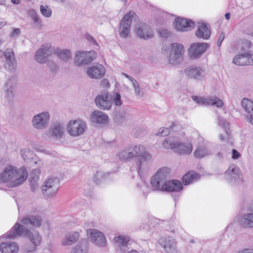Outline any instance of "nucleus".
I'll use <instances>...</instances> for the list:
<instances>
[{"label": "nucleus", "instance_id": "1", "mask_svg": "<svg viewBox=\"0 0 253 253\" xmlns=\"http://www.w3.org/2000/svg\"><path fill=\"white\" fill-rule=\"evenodd\" d=\"M170 169L166 167L160 169L151 179V184L153 190L163 192H179L183 189L180 181L170 180L166 181Z\"/></svg>", "mask_w": 253, "mask_h": 253}, {"label": "nucleus", "instance_id": "2", "mask_svg": "<svg viewBox=\"0 0 253 253\" xmlns=\"http://www.w3.org/2000/svg\"><path fill=\"white\" fill-rule=\"evenodd\" d=\"M28 173L24 167H17L8 165L0 174V181L10 187L17 186L22 184L27 179Z\"/></svg>", "mask_w": 253, "mask_h": 253}, {"label": "nucleus", "instance_id": "3", "mask_svg": "<svg viewBox=\"0 0 253 253\" xmlns=\"http://www.w3.org/2000/svg\"><path fill=\"white\" fill-rule=\"evenodd\" d=\"M20 236L27 237L35 246H38L41 244L42 237L37 230H28L25 226L18 222H16L5 235L7 239H13Z\"/></svg>", "mask_w": 253, "mask_h": 253}, {"label": "nucleus", "instance_id": "4", "mask_svg": "<svg viewBox=\"0 0 253 253\" xmlns=\"http://www.w3.org/2000/svg\"><path fill=\"white\" fill-rule=\"evenodd\" d=\"M133 153V158L137 157L136 161L137 171L139 176L142 177L143 174L148 170L149 161L152 158V155L146 150V147L140 144L131 145Z\"/></svg>", "mask_w": 253, "mask_h": 253}, {"label": "nucleus", "instance_id": "5", "mask_svg": "<svg viewBox=\"0 0 253 253\" xmlns=\"http://www.w3.org/2000/svg\"><path fill=\"white\" fill-rule=\"evenodd\" d=\"M225 178L231 185L238 186L244 183L243 175L240 169L235 165L229 166L225 172Z\"/></svg>", "mask_w": 253, "mask_h": 253}, {"label": "nucleus", "instance_id": "6", "mask_svg": "<svg viewBox=\"0 0 253 253\" xmlns=\"http://www.w3.org/2000/svg\"><path fill=\"white\" fill-rule=\"evenodd\" d=\"M86 236L89 241L95 246L104 247L107 244L105 234L95 228H89L86 230Z\"/></svg>", "mask_w": 253, "mask_h": 253}, {"label": "nucleus", "instance_id": "7", "mask_svg": "<svg viewBox=\"0 0 253 253\" xmlns=\"http://www.w3.org/2000/svg\"><path fill=\"white\" fill-rule=\"evenodd\" d=\"M59 188V180L57 178L49 177L45 180L42 187L44 196L51 198L55 196Z\"/></svg>", "mask_w": 253, "mask_h": 253}, {"label": "nucleus", "instance_id": "8", "mask_svg": "<svg viewBox=\"0 0 253 253\" xmlns=\"http://www.w3.org/2000/svg\"><path fill=\"white\" fill-rule=\"evenodd\" d=\"M86 128L85 123L81 120H71L67 124L66 130L69 134L73 137L83 134Z\"/></svg>", "mask_w": 253, "mask_h": 253}, {"label": "nucleus", "instance_id": "9", "mask_svg": "<svg viewBox=\"0 0 253 253\" xmlns=\"http://www.w3.org/2000/svg\"><path fill=\"white\" fill-rule=\"evenodd\" d=\"M170 48L169 62L171 64H178L183 59L184 52L183 45L179 43H172L170 44Z\"/></svg>", "mask_w": 253, "mask_h": 253}, {"label": "nucleus", "instance_id": "10", "mask_svg": "<svg viewBox=\"0 0 253 253\" xmlns=\"http://www.w3.org/2000/svg\"><path fill=\"white\" fill-rule=\"evenodd\" d=\"M50 121L48 112L44 111L35 115L32 120V126L36 129L43 130L47 127Z\"/></svg>", "mask_w": 253, "mask_h": 253}, {"label": "nucleus", "instance_id": "11", "mask_svg": "<svg viewBox=\"0 0 253 253\" xmlns=\"http://www.w3.org/2000/svg\"><path fill=\"white\" fill-rule=\"evenodd\" d=\"M135 16V12L132 10L124 15L121 21L119 29L120 35L122 37L126 38L129 34L131 21Z\"/></svg>", "mask_w": 253, "mask_h": 253}, {"label": "nucleus", "instance_id": "12", "mask_svg": "<svg viewBox=\"0 0 253 253\" xmlns=\"http://www.w3.org/2000/svg\"><path fill=\"white\" fill-rule=\"evenodd\" d=\"M96 57V53L93 50L83 52L78 51L76 54L74 62L75 64L78 66L85 65L92 62Z\"/></svg>", "mask_w": 253, "mask_h": 253}, {"label": "nucleus", "instance_id": "13", "mask_svg": "<svg viewBox=\"0 0 253 253\" xmlns=\"http://www.w3.org/2000/svg\"><path fill=\"white\" fill-rule=\"evenodd\" d=\"M209 47V44L206 42L194 43L188 49V55L192 59H198L202 56Z\"/></svg>", "mask_w": 253, "mask_h": 253}, {"label": "nucleus", "instance_id": "14", "mask_svg": "<svg viewBox=\"0 0 253 253\" xmlns=\"http://www.w3.org/2000/svg\"><path fill=\"white\" fill-rule=\"evenodd\" d=\"M54 47L49 43L42 45L39 49L35 55V59L40 63H44L46 61L47 58L52 54Z\"/></svg>", "mask_w": 253, "mask_h": 253}, {"label": "nucleus", "instance_id": "15", "mask_svg": "<svg viewBox=\"0 0 253 253\" xmlns=\"http://www.w3.org/2000/svg\"><path fill=\"white\" fill-rule=\"evenodd\" d=\"M192 99L200 105H215L217 107H221L223 105V101L217 97H204L193 95Z\"/></svg>", "mask_w": 253, "mask_h": 253}, {"label": "nucleus", "instance_id": "16", "mask_svg": "<svg viewBox=\"0 0 253 253\" xmlns=\"http://www.w3.org/2000/svg\"><path fill=\"white\" fill-rule=\"evenodd\" d=\"M212 149L210 142L203 140L195 150L193 155L196 158L201 159L212 155Z\"/></svg>", "mask_w": 253, "mask_h": 253}, {"label": "nucleus", "instance_id": "17", "mask_svg": "<svg viewBox=\"0 0 253 253\" xmlns=\"http://www.w3.org/2000/svg\"><path fill=\"white\" fill-rule=\"evenodd\" d=\"M135 32L140 38L148 40L153 37V32L151 28L144 23L136 24L134 28Z\"/></svg>", "mask_w": 253, "mask_h": 253}, {"label": "nucleus", "instance_id": "18", "mask_svg": "<svg viewBox=\"0 0 253 253\" xmlns=\"http://www.w3.org/2000/svg\"><path fill=\"white\" fill-rule=\"evenodd\" d=\"M106 72L104 67L99 63H95L87 68V75L91 79H99L102 78Z\"/></svg>", "mask_w": 253, "mask_h": 253}, {"label": "nucleus", "instance_id": "19", "mask_svg": "<svg viewBox=\"0 0 253 253\" xmlns=\"http://www.w3.org/2000/svg\"><path fill=\"white\" fill-rule=\"evenodd\" d=\"M233 62L239 66L253 65V53L250 51L242 54L237 55L234 57Z\"/></svg>", "mask_w": 253, "mask_h": 253}, {"label": "nucleus", "instance_id": "20", "mask_svg": "<svg viewBox=\"0 0 253 253\" xmlns=\"http://www.w3.org/2000/svg\"><path fill=\"white\" fill-rule=\"evenodd\" d=\"M194 22L192 20L181 17H177L174 22V27L176 31H188L194 26Z\"/></svg>", "mask_w": 253, "mask_h": 253}, {"label": "nucleus", "instance_id": "21", "mask_svg": "<svg viewBox=\"0 0 253 253\" xmlns=\"http://www.w3.org/2000/svg\"><path fill=\"white\" fill-rule=\"evenodd\" d=\"M184 72L186 76L196 80H201L205 75L204 69L197 66H191L186 68Z\"/></svg>", "mask_w": 253, "mask_h": 253}, {"label": "nucleus", "instance_id": "22", "mask_svg": "<svg viewBox=\"0 0 253 253\" xmlns=\"http://www.w3.org/2000/svg\"><path fill=\"white\" fill-rule=\"evenodd\" d=\"M95 102L96 105L101 109L109 110L111 107V98L110 94L108 93L97 96Z\"/></svg>", "mask_w": 253, "mask_h": 253}, {"label": "nucleus", "instance_id": "23", "mask_svg": "<svg viewBox=\"0 0 253 253\" xmlns=\"http://www.w3.org/2000/svg\"><path fill=\"white\" fill-rule=\"evenodd\" d=\"M159 243L167 253H172L176 249V242L174 239L171 237L160 238Z\"/></svg>", "mask_w": 253, "mask_h": 253}, {"label": "nucleus", "instance_id": "24", "mask_svg": "<svg viewBox=\"0 0 253 253\" xmlns=\"http://www.w3.org/2000/svg\"><path fill=\"white\" fill-rule=\"evenodd\" d=\"M90 121L93 123L105 125L108 122V117L101 111H94L90 115Z\"/></svg>", "mask_w": 253, "mask_h": 253}, {"label": "nucleus", "instance_id": "25", "mask_svg": "<svg viewBox=\"0 0 253 253\" xmlns=\"http://www.w3.org/2000/svg\"><path fill=\"white\" fill-rule=\"evenodd\" d=\"M80 236V233L78 231L67 232L62 239L61 244L63 246H71L78 241Z\"/></svg>", "mask_w": 253, "mask_h": 253}, {"label": "nucleus", "instance_id": "26", "mask_svg": "<svg viewBox=\"0 0 253 253\" xmlns=\"http://www.w3.org/2000/svg\"><path fill=\"white\" fill-rule=\"evenodd\" d=\"M211 34L210 28L204 23H200L195 32L196 36L199 39L208 40Z\"/></svg>", "mask_w": 253, "mask_h": 253}, {"label": "nucleus", "instance_id": "27", "mask_svg": "<svg viewBox=\"0 0 253 253\" xmlns=\"http://www.w3.org/2000/svg\"><path fill=\"white\" fill-rule=\"evenodd\" d=\"M64 132V126L60 123H55L52 125L49 130V135L52 138H60Z\"/></svg>", "mask_w": 253, "mask_h": 253}, {"label": "nucleus", "instance_id": "28", "mask_svg": "<svg viewBox=\"0 0 253 253\" xmlns=\"http://www.w3.org/2000/svg\"><path fill=\"white\" fill-rule=\"evenodd\" d=\"M193 150V146L190 142H181L178 141L175 151L182 155H188L190 154Z\"/></svg>", "mask_w": 253, "mask_h": 253}, {"label": "nucleus", "instance_id": "29", "mask_svg": "<svg viewBox=\"0 0 253 253\" xmlns=\"http://www.w3.org/2000/svg\"><path fill=\"white\" fill-rule=\"evenodd\" d=\"M130 241V237L125 234L119 235L115 236L113 239L115 246L121 250H122L123 248L127 247Z\"/></svg>", "mask_w": 253, "mask_h": 253}, {"label": "nucleus", "instance_id": "30", "mask_svg": "<svg viewBox=\"0 0 253 253\" xmlns=\"http://www.w3.org/2000/svg\"><path fill=\"white\" fill-rule=\"evenodd\" d=\"M19 221L24 225H31L35 227H39L41 225V218L39 216H26L19 218Z\"/></svg>", "mask_w": 253, "mask_h": 253}, {"label": "nucleus", "instance_id": "31", "mask_svg": "<svg viewBox=\"0 0 253 253\" xmlns=\"http://www.w3.org/2000/svg\"><path fill=\"white\" fill-rule=\"evenodd\" d=\"M0 250L1 253H17L19 247L14 242H4L0 244Z\"/></svg>", "mask_w": 253, "mask_h": 253}, {"label": "nucleus", "instance_id": "32", "mask_svg": "<svg viewBox=\"0 0 253 253\" xmlns=\"http://www.w3.org/2000/svg\"><path fill=\"white\" fill-rule=\"evenodd\" d=\"M119 159L124 162H127L129 159L133 158V153L132 148L129 145L126 147L124 150H122L117 154Z\"/></svg>", "mask_w": 253, "mask_h": 253}, {"label": "nucleus", "instance_id": "33", "mask_svg": "<svg viewBox=\"0 0 253 253\" xmlns=\"http://www.w3.org/2000/svg\"><path fill=\"white\" fill-rule=\"evenodd\" d=\"M200 177V175L199 174L194 171L191 170L187 172L183 175L182 180L184 185H188L196 181L199 179Z\"/></svg>", "mask_w": 253, "mask_h": 253}, {"label": "nucleus", "instance_id": "34", "mask_svg": "<svg viewBox=\"0 0 253 253\" xmlns=\"http://www.w3.org/2000/svg\"><path fill=\"white\" fill-rule=\"evenodd\" d=\"M218 123L219 126L222 127L225 131V135H223V134H221L219 135L220 140L221 141H223L225 139L229 138V124L223 119H219Z\"/></svg>", "mask_w": 253, "mask_h": 253}, {"label": "nucleus", "instance_id": "35", "mask_svg": "<svg viewBox=\"0 0 253 253\" xmlns=\"http://www.w3.org/2000/svg\"><path fill=\"white\" fill-rule=\"evenodd\" d=\"M52 54H56L59 58L63 61H67L71 58V52L67 49H60L59 48H55L54 47V51Z\"/></svg>", "mask_w": 253, "mask_h": 253}, {"label": "nucleus", "instance_id": "36", "mask_svg": "<svg viewBox=\"0 0 253 253\" xmlns=\"http://www.w3.org/2000/svg\"><path fill=\"white\" fill-rule=\"evenodd\" d=\"M178 138L177 137H169L165 139L162 143V145L166 149H171L175 150L178 145Z\"/></svg>", "mask_w": 253, "mask_h": 253}, {"label": "nucleus", "instance_id": "37", "mask_svg": "<svg viewBox=\"0 0 253 253\" xmlns=\"http://www.w3.org/2000/svg\"><path fill=\"white\" fill-rule=\"evenodd\" d=\"M240 222L245 227L253 228V212L244 214L241 218Z\"/></svg>", "mask_w": 253, "mask_h": 253}, {"label": "nucleus", "instance_id": "38", "mask_svg": "<svg viewBox=\"0 0 253 253\" xmlns=\"http://www.w3.org/2000/svg\"><path fill=\"white\" fill-rule=\"evenodd\" d=\"M32 172L35 174V176L33 177L32 179L30 180V186L32 191L35 192L39 188L38 181L40 170L39 169H34Z\"/></svg>", "mask_w": 253, "mask_h": 253}, {"label": "nucleus", "instance_id": "39", "mask_svg": "<svg viewBox=\"0 0 253 253\" xmlns=\"http://www.w3.org/2000/svg\"><path fill=\"white\" fill-rule=\"evenodd\" d=\"M6 89L5 91V97L8 100H12L14 96V90L15 85L10 83H8L5 85Z\"/></svg>", "mask_w": 253, "mask_h": 253}, {"label": "nucleus", "instance_id": "40", "mask_svg": "<svg viewBox=\"0 0 253 253\" xmlns=\"http://www.w3.org/2000/svg\"><path fill=\"white\" fill-rule=\"evenodd\" d=\"M241 103L242 107L247 112L250 114L253 113V101L248 98H244Z\"/></svg>", "mask_w": 253, "mask_h": 253}, {"label": "nucleus", "instance_id": "41", "mask_svg": "<svg viewBox=\"0 0 253 253\" xmlns=\"http://www.w3.org/2000/svg\"><path fill=\"white\" fill-rule=\"evenodd\" d=\"M41 13L46 18H49L52 14V9L47 5H41L40 6Z\"/></svg>", "mask_w": 253, "mask_h": 253}, {"label": "nucleus", "instance_id": "42", "mask_svg": "<svg viewBox=\"0 0 253 253\" xmlns=\"http://www.w3.org/2000/svg\"><path fill=\"white\" fill-rule=\"evenodd\" d=\"M110 98H111V105L114 103L115 105L120 106L122 105V101L121 100V95L117 92H113L110 94Z\"/></svg>", "mask_w": 253, "mask_h": 253}, {"label": "nucleus", "instance_id": "43", "mask_svg": "<svg viewBox=\"0 0 253 253\" xmlns=\"http://www.w3.org/2000/svg\"><path fill=\"white\" fill-rule=\"evenodd\" d=\"M137 187L144 194L149 192L151 190L146 182L142 179L137 184Z\"/></svg>", "mask_w": 253, "mask_h": 253}, {"label": "nucleus", "instance_id": "44", "mask_svg": "<svg viewBox=\"0 0 253 253\" xmlns=\"http://www.w3.org/2000/svg\"><path fill=\"white\" fill-rule=\"evenodd\" d=\"M20 155L24 161H27L32 158L33 153L28 148H24L20 151Z\"/></svg>", "mask_w": 253, "mask_h": 253}, {"label": "nucleus", "instance_id": "45", "mask_svg": "<svg viewBox=\"0 0 253 253\" xmlns=\"http://www.w3.org/2000/svg\"><path fill=\"white\" fill-rule=\"evenodd\" d=\"M6 62L7 64L6 67L7 69L11 72L15 71L17 67L16 59L15 58L6 60Z\"/></svg>", "mask_w": 253, "mask_h": 253}, {"label": "nucleus", "instance_id": "46", "mask_svg": "<svg viewBox=\"0 0 253 253\" xmlns=\"http://www.w3.org/2000/svg\"><path fill=\"white\" fill-rule=\"evenodd\" d=\"M28 14L31 17L35 23L37 24V25L41 24V20L40 19L37 12L35 10L31 9L29 10L28 12Z\"/></svg>", "mask_w": 253, "mask_h": 253}, {"label": "nucleus", "instance_id": "47", "mask_svg": "<svg viewBox=\"0 0 253 253\" xmlns=\"http://www.w3.org/2000/svg\"><path fill=\"white\" fill-rule=\"evenodd\" d=\"M107 175L106 173H104L102 171H97L94 175L93 180L96 183H99L101 180L106 178Z\"/></svg>", "mask_w": 253, "mask_h": 253}, {"label": "nucleus", "instance_id": "48", "mask_svg": "<svg viewBox=\"0 0 253 253\" xmlns=\"http://www.w3.org/2000/svg\"><path fill=\"white\" fill-rule=\"evenodd\" d=\"M170 133V130L169 128L162 127L160 128L156 135L160 136H166L168 135Z\"/></svg>", "mask_w": 253, "mask_h": 253}, {"label": "nucleus", "instance_id": "49", "mask_svg": "<svg viewBox=\"0 0 253 253\" xmlns=\"http://www.w3.org/2000/svg\"><path fill=\"white\" fill-rule=\"evenodd\" d=\"M158 33L161 37L164 38H168L170 36V32L169 30L165 28L159 29Z\"/></svg>", "mask_w": 253, "mask_h": 253}, {"label": "nucleus", "instance_id": "50", "mask_svg": "<svg viewBox=\"0 0 253 253\" xmlns=\"http://www.w3.org/2000/svg\"><path fill=\"white\" fill-rule=\"evenodd\" d=\"M6 60L15 59L14 52L11 49H7L4 52Z\"/></svg>", "mask_w": 253, "mask_h": 253}, {"label": "nucleus", "instance_id": "51", "mask_svg": "<svg viewBox=\"0 0 253 253\" xmlns=\"http://www.w3.org/2000/svg\"><path fill=\"white\" fill-rule=\"evenodd\" d=\"M133 86L134 88L136 94L139 97H142L143 95V93L141 92L137 82H134V83H133Z\"/></svg>", "mask_w": 253, "mask_h": 253}, {"label": "nucleus", "instance_id": "52", "mask_svg": "<svg viewBox=\"0 0 253 253\" xmlns=\"http://www.w3.org/2000/svg\"><path fill=\"white\" fill-rule=\"evenodd\" d=\"M243 32L249 36H250L251 37H253V35H251L250 34H249V33H253V26H245L242 29Z\"/></svg>", "mask_w": 253, "mask_h": 253}, {"label": "nucleus", "instance_id": "53", "mask_svg": "<svg viewBox=\"0 0 253 253\" xmlns=\"http://www.w3.org/2000/svg\"><path fill=\"white\" fill-rule=\"evenodd\" d=\"M47 64L52 72H56L58 70V66L56 63L53 62L52 61H48Z\"/></svg>", "mask_w": 253, "mask_h": 253}, {"label": "nucleus", "instance_id": "54", "mask_svg": "<svg viewBox=\"0 0 253 253\" xmlns=\"http://www.w3.org/2000/svg\"><path fill=\"white\" fill-rule=\"evenodd\" d=\"M33 148L34 149H35L36 150H37V151L43 153L44 154H48V155H50L51 154L50 152L48 150H46V149L43 148L41 146L39 145V146H34Z\"/></svg>", "mask_w": 253, "mask_h": 253}, {"label": "nucleus", "instance_id": "55", "mask_svg": "<svg viewBox=\"0 0 253 253\" xmlns=\"http://www.w3.org/2000/svg\"><path fill=\"white\" fill-rule=\"evenodd\" d=\"M252 45V42L248 40H244L242 41V48L245 49L250 48Z\"/></svg>", "mask_w": 253, "mask_h": 253}, {"label": "nucleus", "instance_id": "56", "mask_svg": "<svg viewBox=\"0 0 253 253\" xmlns=\"http://www.w3.org/2000/svg\"><path fill=\"white\" fill-rule=\"evenodd\" d=\"M225 38V35L223 33H218V40L217 42V45L218 47H220L222 44L223 41Z\"/></svg>", "mask_w": 253, "mask_h": 253}, {"label": "nucleus", "instance_id": "57", "mask_svg": "<svg viewBox=\"0 0 253 253\" xmlns=\"http://www.w3.org/2000/svg\"><path fill=\"white\" fill-rule=\"evenodd\" d=\"M241 157L240 153L236 149H233L232 151V159L234 160L238 159Z\"/></svg>", "mask_w": 253, "mask_h": 253}, {"label": "nucleus", "instance_id": "58", "mask_svg": "<svg viewBox=\"0 0 253 253\" xmlns=\"http://www.w3.org/2000/svg\"><path fill=\"white\" fill-rule=\"evenodd\" d=\"M101 85L103 87L109 88L110 87V84L108 80L104 79L101 81Z\"/></svg>", "mask_w": 253, "mask_h": 253}, {"label": "nucleus", "instance_id": "59", "mask_svg": "<svg viewBox=\"0 0 253 253\" xmlns=\"http://www.w3.org/2000/svg\"><path fill=\"white\" fill-rule=\"evenodd\" d=\"M20 32V30L18 28L14 29L11 32L10 36L11 37H17L19 36Z\"/></svg>", "mask_w": 253, "mask_h": 253}, {"label": "nucleus", "instance_id": "60", "mask_svg": "<svg viewBox=\"0 0 253 253\" xmlns=\"http://www.w3.org/2000/svg\"><path fill=\"white\" fill-rule=\"evenodd\" d=\"M237 253H253V249L247 248L240 250Z\"/></svg>", "mask_w": 253, "mask_h": 253}, {"label": "nucleus", "instance_id": "61", "mask_svg": "<svg viewBox=\"0 0 253 253\" xmlns=\"http://www.w3.org/2000/svg\"><path fill=\"white\" fill-rule=\"evenodd\" d=\"M123 75H124L126 78L128 79L129 81L131 82L132 84H133V83H134V82H137L132 77L127 75L126 74L124 73Z\"/></svg>", "mask_w": 253, "mask_h": 253}, {"label": "nucleus", "instance_id": "62", "mask_svg": "<svg viewBox=\"0 0 253 253\" xmlns=\"http://www.w3.org/2000/svg\"><path fill=\"white\" fill-rule=\"evenodd\" d=\"M81 244L82 245V247H83V245L84 246V251L86 252L87 249V246H88V243L86 241H82L81 242Z\"/></svg>", "mask_w": 253, "mask_h": 253}, {"label": "nucleus", "instance_id": "63", "mask_svg": "<svg viewBox=\"0 0 253 253\" xmlns=\"http://www.w3.org/2000/svg\"><path fill=\"white\" fill-rule=\"evenodd\" d=\"M248 119L249 120L250 123L253 125V113H252L248 116Z\"/></svg>", "mask_w": 253, "mask_h": 253}, {"label": "nucleus", "instance_id": "64", "mask_svg": "<svg viewBox=\"0 0 253 253\" xmlns=\"http://www.w3.org/2000/svg\"><path fill=\"white\" fill-rule=\"evenodd\" d=\"M127 253H139L138 251L136 250H131L130 251H128Z\"/></svg>", "mask_w": 253, "mask_h": 253}]
</instances>
